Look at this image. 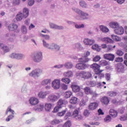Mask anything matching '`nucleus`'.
<instances>
[{
    "instance_id": "nucleus-35",
    "label": "nucleus",
    "mask_w": 127,
    "mask_h": 127,
    "mask_svg": "<svg viewBox=\"0 0 127 127\" xmlns=\"http://www.w3.org/2000/svg\"><path fill=\"white\" fill-rule=\"evenodd\" d=\"M72 96V92L71 91H66L64 93V97L65 99H68Z\"/></svg>"
},
{
    "instance_id": "nucleus-15",
    "label": "nucleus",
    "mask_w": 127,
    "mask_h": 127,
    "mask_svg": "<svg viewBox=\"0 0 127 127\" xmlns=\"http://www.w3.org/2000/svg\"><path fill=\"white\" fill-rule=\"evenodd\" d=\"M73 117L75 118L76 121H81L82 120V116H81V115H79V111L76 110L73 111Z\"/></svg>"
},
{
    "instance_id": "nucleus-58",
    "label": "nucleus",
    "mask_w": 127,
    "mask_h": 127,
    "mask_svg": "<svg viewBox=\"0 0 127 127\" xmlns=\"http://www.w3.org/2000/svg\"><path fill=\"white\" fill-rule=\"evenodd\" d=\"M70 117H71V113L67 112V113H66V114L65 115V117H64V118L65 119V120H66Z\"/></svg>"
},
{
    "instance_id": "nucleus-19",
    "label": "nucleus",
    "mask_w": 127,
    "mask_h": 127,
    "mask_svg": "<svg viewBox=\"0 0 127 127\" xmlns=\"http://www.w3.org/2000/svg\"><path fill=\"white\" fill-rule=\"evenodd\" d=\"M115 33L117 35H121L124 34V28L120 27L118 28H115Z\"/></svg>"
},
{
    "instance_id": "nucleus-13",
    "label": "nucleus",
    "mask_w": 127,
    "mask_h": 127,
    "mask_svg": "<svg viewBox=\"0 0 127 127\" xmlns=\"http://www.w3.org/2000/svg\"><path fill=\"white\" fill-rule=\"evenodd\" d=\"M60 95L57 94V95H50L48 97V101L54 102L55 101H57L58 99H60Z\"/></svg>"
},
{
    "instance_id": "nucleus-23",
    "label": "nucleus",
    "mask_w": 127,
    "mask_h": 127,
    "mask_svg": "<svg viewBox=\"0 0 127 127\" xmlns=\"http://www.w3.org/2000/svg\"><path fill=\"white\" fill-rule=\"evenodd\" d=\"M78 103V98H76L74 96L71 97L70 99V104L72 105H76V103Z\"/></svg>"
},
{
    "instance_id": "nucleus-22",
    "label": "nucleus",
    "mask_w": 127,
    "mask_h": 127,
    "mask_svg": "<svg viewBox=\"0 0 127 127\" xmlns=\"http://www.w3.org/2000/svg\"><path fill=\"white\" fill-rule=\"evenodd\" d=\"M101 102L105 105H108L109 104V98L107 97H102Z\"/></svg>"
},
{
    "instance_id": "nucleus-4",
    "label": "nucleus",
    "mask_w": 127,
    "mask_h": 127,
    "mask_svg": "<svg viewBox=\"0 0 127 127\" xmlns=\"http://www.w3.org/2000/svg\"><path fill=\"white\" fill-rule=\"evenodd\" d=\"M42 42H43V46H45V47L48 48V49H55L57 51L60 50V46L56 44L53 43L51 45H49V44H47L46 41H45L44 40H42Z\"/></svg>"
},
{
    "instance_id": "nucleus-36",
    "label": "nucleus",
    "mask_w": 127,
    "mask_h": 127,
    "mask_svg": "<svg viewBox=\"0 0 127 127\" xmlns=\"http://www.w3.org/2000/svg\"><path fill=\"white\" fill-rule=\"evenodd\" d=\"M45 110H46V111L49 112L50 110H51V104L50 103H46L45 107Z\"/></svg>"
},
{
    "instance_id": "nucleus-46",
    "label": "nucleus",
    "mask_w": 127,
    "mask_h": 127,
    "mask_svg": "<svg viewBox=\"0 0 127 127\" xmlns=\"http://www.w3.org/2000/svg\"><path fill=\"white\" fill-rule=\"evenodd\" d=\"M100 60L101 57H100V56H96L93 58V61H94V62H98V61H100Z\"/></svg>"
},
{
    "instance_id": "nucleus-25",
    "label": "nucleus",
    "mask_w": 127,
    "mask_h": 127,
    "mask_svg": "<svg viewBox=\"0 0 127 127\" xmlns=\"http://www.w3.org/2000/svg\"><path fill=\"white\" fill-rule=\"evenodd\" d=\"M109 113L110 114V116L112 117V118H116L117 115H118V113L117 112L116 110L113 109H110Z\"/></svg>"
},
{
    "instance_id": "nucleus-45",
    "label": "nucleus",
    "mask_w": 127,
    "mask_h": 127,
    "mask_svg": "<svg viewBox=\"0 0 127 127\" xmlns=\"http://www.w3.org/2000/svg\"><path fill=\"white\" fill-rule=\"evenodd\" d=\"M21 33H23L24 34L27 33V29L25 26H21Z\"/></svg>"
},
{
    "instance_id": "nucleus-29",
    "label": "nucleus",
    "mask_w": 127,
    "mask_h": 127,
    "mask_svg": "<svg viewBox=\"0 0 127 127\" xmlns=\"http://www.w3.org/2000/svg\"><path fill=\"white\" fill-rule=\"evenodd\" d=\"M44 108V107L43 106V105L40 104L37 106H35V107H34V110L37 111L39 112H41V111H42V110H43Z\"/></svg>"
},
{
    "instance_id": "nucleus-28",
    "label": "nucleus",
    "mask_w": 127,
    "mask_h": 127,
    "mask_svg": "<svg viewBox=\"0 0 127 127\" xmlns=\"http://www.w3.org/2000/svg\"><path fill=\"white\" fill-rule=\"evenodd\" d=\"M103 71H94V73H95V74L98 75V78L100 79H102L103 78H104L105 76V75H104V73H102V72Z\"/></svg>"
},
{
    "instance_id": "nucleus-61",
    "label": "nucleus",
    "mask_w": 127,
    "mask_h": 127,
    "mask_svg": "<svg viewBox=\"0 0 127 127\" xmlns=\"http://www.w3.org/2000/svg\"><path fill=\"white\" fill-rule=\"evenodd\" d=\"M70 82V80H69V79L67 78H64V83L66 84H68Z\"/></svg>"
},
{
    "instance_id": "nucleus-12",
    "label": "nucleus",
    "mask_w": 127,
    "mask_h": 127,
    "mask_svg": "<svg viewBox=\"0 0 127 127\" xmlns=\"http://www.w3.org/2000/svg\"><path fill=\"white\" fill-rule=\"evenodd\" d=\"M103 58L109 61L113 62V60H115V55L111 54H107L103 56Z\"/></svg>"
},
{
    "instance_id": "nucleus-64",
    "label": "nucleus",
    "mask_w": 127,
    "mask_h": 127,
    "mask_svg": "<svg viewBox=\"0 0 127 127\" xmlns=\"http://www.w3.org/2000/svg\"><path fill=\"white\" fill-rule=\"evenodd\" d=\"M111 103L114 105H118L119 102L116 100L113 99L111 101Z\"/></svg>"
},
{
    "instance_id": "nucleus-18",
    "label": "nucleus",
    "mask_w": 127,
    "mask_h": 127,
    "mask_svg": "<svg viewBox=\"0 0 127 127\" xmlns=\"http://www.w3.org/2000/svg\"><path fill=\"white\" fill-rule=\"evenodd\" d=\"M95 43V41L93 40H90L89 39H85V40H83V44H85V45L87 46H91V45H93Z\"/></svg>"
},
{
    "instance_id": "nucleus-34",
    "label": "nucleus",
    "mask_w": 127,
    "mask_h": 127,
    "mask_svg": "<svg viewBox=\"0 0 127 127\" xmlns=\"http://www.w3.org/2000/svg\"><path fill=\"white\" fill-rule=\"evenodd\" d=\"M111 38H112V40L116 42H120V41H122V39H121L120 37L115 35H112Z\"/></svg>"
},
{
    "instance_id": "nucleus-42",
    "label": "nucleus",
    "mask_w": 127,
    "mask_h": 127,
    "mask_svg": "<svg viewBox=\"0 0 127 127\" xmlns=\"http://www.w3.org/2000/svg\"><path fill=\"white\" fill-rule=\"evenodd\" d=\"M64 75L66 77H71L73 75V73H72V71H68L66 72H65Z\"/></svg>"
},
{
    "instance_id": "nucleus-26",
    "label": "nucleus",
    "mask_w": 127,
    "mask_h": 127,
    "mask_svg": "<svg viewBox=\"0 0 127 127\" xmlns=\"http://www.w3.org/2000/svg\"><path fill=\"white\" fill-rule=\"evenodd\" d=\"M46 96H47L46 92L41 91L38 94V97H39L40 99H44V98H46Z\"/></svg>"
},
{
    "instance_id": "nucleus-9",
    "label": "nucleus",
    "mask_w": 127,
    "mask_h": 127,
    "mask_svg": "<svg viewBox=\"0 0 127 127\" xmlns=\"http://www.w3.org/2000/svg\"><path fill=\"white\" fill-rule=\"evenodd\" d=\"M60 86L61 81L60 80V79H55L52 82V87H53V88H54V89L57 90L58 89H60Z\"/></svg>"
},
{
    "instance_id": "nucleus-1",
    "label": "nucleus",
    "mask_w": 127,
    "mask_h": 127,
    "mask_svg": "<svg viewBox=\"0 0 127 127\" xmlns=\"http://www.w3.org/2000/svg\"><path fill=\"white\" fill-rule=\"evenodd\" d=\"M28 16V9L27 8L23 9V13L19 12L16 16V20L17 21H21L23 18H26Z\"/></svg>"
},
{
    "instance_id": "nucleus-54",
    "label": "nucleus",
    "mask_w": 127,
    "mask_h": 127,
    "mask_svg": "<svg viewBox=\"0 0 127 127\" xmlns=\"http://www.w3.org/2000/svg\"><path fill=\"white\" fill-rule=\"evenodd\" d=\"M64 127H71V122L68 121L65 123L64 124Z\"/></svg>"
},
{
    "instance_id": "nucleus-32",
    "label": "nucleus",
    "mask_w": 127,
    "mask_h": 127,
    "mask_svg": "<svg viewBox=\"0 0 127 127\" xmlns=\"http://www.w3.org/2000/svg\"><path fill=\"white\" fill-rule=\"evenodd\" d=\"M50 28H53V29H58V30L62 29V27L61 26H57V25H56L55 24L52 23L50 24Z\"/></svg>"
},
{
    "instance_id": "nucleus-31",
    "label": "nucleus",
    "mask_w": 127,
    "mask_h": 127,
    "mask_svg": "<svg viewBox=\"0 0 127 127\" xmlns=\"http://www.w3.org/2000/svg\"><path fill=\"white\" fill-rule=\"evenodd\" d=\"M0 48L3 50L4 53L9 52V48L3 45V44L0 43Z\"/></svg>"
},
{
    "instance_id": "nucleus-63",
    "label": "nucleus",
    "mask_w": 127,
    "mask_h": 127,
    "mask_svg": "<svg viewBox=\"0 0 127 127\" xmlns=\"http://www.w3.org/2000/svg\"><path fill=\"white\" fill-rule=\"evenodd\" d=\"M57 116H58V117H62L64 116V112L62 111L61 112H58V113H57Z\"/></svg>"
},
{
    "instance_id": "nucleus-3",
    "label": "nucleus",
    "mask_w": 127,
    "mask_h": 127,
    "mask_svg": "<svg viewBox=\"0 0 127 127\" xmlns=\"http://www.w3.org/2000/svg\"><path fill=\"white\" fill-rule=\"evenodd\" d=\"M72 10H73V11L75 12L76 14L80 15L81 20L88 19V15H89L87 13L83 12L78 8H73Z\"/></svg>"
},
{
    "instance_id": "nucleus-5",
    "label": "nucleus",
    "mask_w": 127,
    "mask_h": 127,
    "mask_svg": "<svg viewBox=\"0 0 127 127\" xmlns=\"http://www.w3.org/2000/svg\"><path fill=\"white\" fill-rule=\"evenodd\" d=\"M76 76H79L80 78L83 79H88L91 77V74L89 72L82 71L76 73Z\"/></svg>"
},
{
    "instance_id": "nucleus-8",
    "label": "nucleus",
    "mask_w": 127,
    "mask_h": 127,
    "mask_svg": "<svg viewBox=\"0 0 127 127\" xmlns=\"http://www.w3.org/2000/svg\"><path fill=\"white\" fill-rule=\"evenodd\" d=\"M90 53L89 52H86V53L83 54V57L79 59V62L81 63H86L89 62V59L87 58L88 56H89Z\"/></svg>"
},
{
    "instance_id": "nucleus-51",
    "label": "nucleus",
    "mask_w": 127,
    "mask_h": 127,
    "mask_svg": "<svg viewBox=\"0 0 127 127\" xmlns=\"http://www.w3.org/2000/svg\"><path fill=\"white\" fill-rule=\"evenodd\" d=\"M79 4H80V6H81L83 8H86V7L87 6V4L85 2V1L83 0L80 1L79 2Z\"/></svg>"
},
{
    "instance_id": "nucleus-11",
    "label": "nucleus",
    "mask_w": 127,
    "mask_h": 127,
    "mask_svg": "<svg viewBox=\"0 0 127 127\" xmlns=\"http://www.w3.org/2000/svg\"><path fill=\"white\" fill-rule=\"evenodd\" d=\"M100 65H99L96 63H94L90 65V68H91V69H93V70H94V71H103V70L100 69V68L101 67V66Z\"/></svg>"
},
{
    "instance_id": "nucleus-50",
    "label": "nucleus",
    "mask_w": 127,
    "mask_h": 127,
    "mask_svg": "<svg viewBox=\"0 0 127 127\" xmlns=\"http://www.w3.org/2000/svg\"><path fill=\"white\" fill-rule=\"evenodd\" d=\"M79 105H80V107L85 106L86 105V101L83 99L81 100V101H80Z\"/></svg>"
},
{
    "instance_id": "nucleus-47",
    "label": "nucleus",
    "mask_w": 127,
    "mask_h": 127,
    "mask_svg": "<svg viewBox=\"0 0 127 127\" xmlns=\"http://www.w3.org/2000/svg\"><path fill=\"white\" fill-rule=\"evenodd\" d=\"M60 120H58L57 119H55L53 120V121H52V123H51V124H52V125H58V124H60Z\"/></svg>"
},
{
    "instance_id": "nucleus-49",
    "label": "nucleus",
    "mask_w": 127,
    "mask_h": 127,
    "mask_svg": "<svg viewBox=\"0 0 127 127\" xmlns=\"http://www.w3.org/2000/svg\"><path fill=\"white\" fill-rule=\"evenodd\" d=\"M11 113V114H12V115H13L14 114V111L12 110L11 109L10 106H9V107H8V109H6V111H5V114H7V113Z\"/></svg>"
},
{
    "instance_id": "nucleus-56",
    "label": "nucleus",
    "mask_w": 127,
    "mask_h": 127,
    "mask_svg": "<svg viewBox=\"0 0 127 127\" xmlns=\"http://www.w3.org/2000/svg\"><path fill=\"white\" fill-rule=\"evenodd\" d=\"M83 116H85V117H88V116H89V111L87 110H85V111H83Z\"/></svg>"
},
{
    "instance_id": "nucleus-52",
    "label": "nucleus",
    "mask_w": 127,
    "mask_h": 127,
    "mask_svg": "<svg viewBox=\"0 0 127 127\" xmlns=\"http://www.w3.org/2000/svg\"><path fill=\"white\" fill-rule=\"evenodd\" d=\"M40 36L43 37V38H45L46 40H49V39H50V37L49 36V35H44L41 34H40Z\"/></svg>"
},
{
    "instance_id": "nucleus-17",
    "label": "nucleus",
    "mask_w": 127,
    "mask_h": 127,
    "mask_svg": "<svg viewBox=\"0 0 127 127\" xmlns=\"http://www.w3.org/2000/svg\"><path fill=\"white\" fill-rule=\"evenodd\" d=\"M42 73V70L38 68L37 69L32 71V72L30 73V76L33 77L35 75H38V74H41Z\"/></svg>"
},
{
    "instance_id": "nucleus-16",
    "label": "nucleus",
    "mask_w": 127,
    "mask_h": 127,
    "mask_svg": "<svg viewBox=\"0 0 127 127\" xmlns=\"http://www.w3.org/2000/svg\"><path fill=\"white\" fill-rule=\"evenodd\" d=\"M98 107V103L97 102L90 103L88 106V109L89 110L94 111Z\"/></svg>"
},
{
    "instance_id": "nucleus-30",
    "label": "nucleus",
    "mask_w": 127,
    "mask_h": 127,
    "mask_svg": "<svg viewBox=\"0 0 127 127\" xmlns=\"http://www.w3.org/2000/svg\"><path fill=\"white\" fill-rule=\"evenodd\" d=\"M109 25H110V27L112 28H119V27H119V24L117 22H111L110 24H109Z\"/></svg>"
},
{
    "instance_id": "nucleus-62",
    "label": "nucleus",
    "mask_w": 127,
    "mask_h": 127,
    "mask_svg": "<svg viewBox=\"0 0 127 127\" xmlns=\"http://www.w3.org/2000/svg\"><path fill=\"white\" fill-rule=\"evenodd\" d=\"M109 47V45H107L106 44H102L101 45V47L102 48V49H106V48H108Z\"/></svg>"
},
{
    "instance_id": "nucleus-27",
    "label": "nucleus",
    "mask_w": 127,
    "mask_h": 127,
    "mask_svg": "<svg viewBox=\"0 0 127 127\" xmlns=\"http://www.w3.org/2000/svg\"><path fill=\"white\" fill-rule=\"evenodd\" d=\"M51 83H52L51 82V80L49 79H47L43 80L41 82V85L43 86L48 85H50Z\"/></svg>"
},
{
    "instance_id": "nucleus-60",
    "label": "nucleus",
    "mask_w": 127,
    "mask_h": 127,
    "mask_svg": "<svg viewBox=\"0 0 127 127\" xmlns=\"http://www.w3.org/2000/svg\"><path fill=\"white\" fill-rule=\"evenodd\" d=\"M97 113H98V115H104V113L103 112L102 109H99L97 110Z\"/></svg>"
},
{
    "instance_id": "nucleus-14",
    "label": "nucleus",
    "mask_w": 127,
    "mask_h": 127,
    "mask_svg": "<svg viewBox=\"0 0 127 127\" xmlns=\"http://www.w3.org/2000/svg\"><path fill=\"white\" fill-rule=\"evenodd\" d=\"M28 102H30V104H31L32 106H35L38 105L39 103V99L35 97H31Z\"/></svg>"
},
{
    "instance_id": "nucleus-39",
    "label": "nucleus",
    "mask_w": 127,
    "mask_h": 127,
    "mask_svg": "<svg viewBox=\"0 0 127 127\" xmlns=\"http://www.w3.org/2000/svg\"><path fill=\"white\" fill-rule=\"evenodd\" d=\"M108 62L105 60H102L100 61L99 65H101V66H105L106 65H108Z\"/></svg>"
},
{
    "instance_id": "nucleus-44",
    "label": "nucleus",
    "mask_w": 127,
    "mask_h": 127,
    "mask_svg": "<svg viewBox=\"0 0 127 127\" xmlns=\"http://www.w3.org/2000/svg\"><path fill=\"white\" fill-rule=\"evenodd\" d=\"M124 59H123V58H116V59L113 60V61L115 60V62H117V63H122L123 62H124L125 61H124Z\"/></svg>"
},
{
    "instance_id": "nucleus-6",
    "label": "nucleus",
    "mask_w": 127,
    "mask_h": 127,
    "mask_svg": "<svg viewBox=\"0 0 127 127\" xmlns=\"http://www.w3.org/2000/svg\"><path fill=\"white\" fill-rule=\"evenodd\" d=\"M80 62V63H78L75 65V68H76V69L79 70H85L88 67V64H86L88 63V62L86 63L80 62Z\"/></svg>"
},
{
    "instance_id": "nucleus-24",
    "label": "nucleus",
    "mask_w": 127,
    "mask_h": 127,
    "mask_svg": "<svg viewBox=\"0 0 127 127\" xmlns=\"http://www.w3.org/2000/svg\"><path fill=\"white\" fill-rule=\"evenodd\" d=\"M17 28L18 26L14 24H10L9 25V26H8V29H9V31H10L15 30Z\"/></svg>"
},
{
    "instance_id": "nucleus-2",
    "label": "nucleus",
    "mask_w": 127,
    "mask_h": 127,
    "mask_svg": "<svg viewBox=\"0 0 127 127\" xmlns=\"http://www.w3.org/2000/svg\"><path fill=\"white\" fill-rule=\"evenodd\" d=\"M32 59L35 63H40L42 60V53L38 52L34 53L32 56Z\"/></svg>"
},
{
    "instance_id": "nucleus-21",
    "label": "nucleus",
    "mask_w": 127,
    "mask_h": 127,
    "mask_svg": "<svg viewBox=\"0 0 127 127\" xmlns=\"http://www.w3.org/2000/svg\"><path fill=\"white\" fill-rule=\"evenodd\" d=\"M101 40L102 42H103L105 43H108V44H111L113 43V40L108 37H105L101 39Z\"/></svg>"
},
{
    "instance_id": "nucleus-20",
    "label": "nucleus",
    "mask_w": 127,
    "mask_h": 127,
    "mask_svg": "<svg viewBox=\"0 0 127 127\" xmlns=\"http://www.w3.org/2000/svg\"><path fill=\"white\" fill-rule=\"evenodd\" d=\"M71 88H72V91H73L74 93H78L80 92V86L73 84L71 85Z\"/></svg>"
},
{
    "instance_id": "nucleus-41",
    "label": "nucleus",
    "mask_w": 127,
    "mask_h": 127,
    "mask_svg": "<svg viewBox=\"0 0 127 127\" xmlns=\"http://www.w3.org/2000/svg\"><path fill=\"white\" fill-rule=\"evenodd\" d=\"M109 96L111 97H115L117 96V92L113 91H110L108 92Z\"/></svg>"
},
{
    "instance_id": "nucleus-57",
    "label": "nucleus",
    "mask_w": 127,
    "mask_h": 127,
    "mask_svg": "<svg viewBox=\"0 0 127 127\" xmlns=\"http://www.w3.org/2000/svg\"><path fill=\"white\" fill-rule=\"evenodd\" d=\"M105 79H107V81L110 80L111 79V75L109 73L105 74Z\"/></svg>"
},
{
    "instance_id": "nucleus-37",
    "label": "nucleus",
    "mask_w": 127,
    "mask_h": 127,
    "mask_svg": "<svg viewBox=\"0 0 127 127\" xmlns=\"http://www.w3.org/2000/svg\"><path fill=\"white\" fill-rule=\"evenodd\" d=\"M91 49L94 50H96L97 52H100L101 51V48H100V46L97 44H95L91 46Z\"/></svg>"
},
{
    "instance_id": "nucleus-38",
    "label": "nucleus",
    "mask_w": 127,
    "mask_h": 127,
    "mask_svg": "<svg viewBox=\"0 0 127 127\" xmlns=\"http://www.w3.org/2000/svg\"><path fill=\"white\" fill-rule=\"evenodd\" d=\"M116 55L118 57H122L124 56V52L122 50H117L116 51Z\"/></svg>"
},
{
    "instance_id": "nucleus-53",
    "label": "nucleus",
    "mask_w": 127,
    "mask_h": 127,
    "mask_svg": "<svg viewBox=\"0 0 127 127\" xmlns=\"http://www.w3.org/2000/svg\"><path fill=\"white\" fill-rule=\"evenodd\" d=\"M19 56H23V55L21 54L13 53L12 54H11V55H10V57L11 58V59H13L14 58H16L17 57H18Z\"/></svg>"
},
{
    "instance_id": "nucleus-59",
    "label": "nucleus",
    "mask_w": 127,
    "mask_h": 127,
    "mask_svg": "<svg viewBox=\"0 0 127 127\" xmlns=\"http://www.w3.org/2000/svg\"><path fill=\"white\" fill-rule=\"evenodd\" d=\"M75 28H83L85 27V25H83V24H81V25H77V24H75Z\"/></svg>"
},
{
    "instance_id": "nucleus-48",
    "label": "nucleus",
    "mask_w": 127,
    "mask_h": 127,
    "mask_svg": "<svg viewBox=\"0 0 127 127\" xmlns=\"http://www.w3.org/2000/svg\"><path fill=\"white\" fill-rule=\"evenodd\" d=\"M73 66V65H72V64L71 63H67L66 64H65L64 67L66 68H71Z\"/></svg>"
},
{
    "instance_id": "nucleus-55",
    "label": "nucleus",
    "mask_w": 127,
    "mask_h": 127,
    "mask_svg": "<svg viewBox=\"0 0 127 127\" xmlns=\"http://www.w3.org/2000/svg\"><path fill=\"white\" fill-rule=\"evenodd\" d=\"M13 118V115H9V116H8V117H7L6 119H5V121L6 122H8L10 121V120H12Z\"/></svg>"
},
{
    "instance_id": "nucleus-33",
    "label": "nucleus",
    "mask_w": 127,
    "mask_h": 127,
    "mask_svg": "<svg viewBox=\"0 0 127 127\" xmlns=\"http://www.w3.org/2000/svg\"><path fill=\"white\" fill-rule=\"evenodd\" d=\"M100 29H101L102 32L104 33H106L109 32V29L104 26H100Z\"/></svg>"
},
{
    "instance_id": "nucleus-7",
    "label": "nucleus",
    "mask_w": 127,
    "mask_h": 127,
    "mask_svg": "<svg viewBox=\"0 0 127 127\" xmlns=\"http://www.w3.org/2000/svg\"><path fill=\"white\" fill-rule=\"evenodd\" d=\"M63 105H64V100L62 99L58 100V102H57V106L54 108V113H57L58 110L63 107Z\"/></svg>"
},
{
    "instance_id": "nucleus-10",
    "label": "nucleus",
    "mask_w": 127,
    "mask_h": 127,
    "mask_svg": "<svg viewBox=\"0 0 127 127\" xmlns=\"http://www.w3.org/2000/svg\"><path fill=\"white\" fill-rule=\"evenodd\" d=\"M83 92H85V94H86V95H93L94 97H96L97 96V94L94 93L93 91L90 89V88L89 87H86L85 88H83Z\"/></svg>"
},
{
    "instance_id": "nucleus-43",
    "label": "nucleus",
    "mask_w": 127,
    "mask_h": 127,
    "mask_svg": "<svg viewBox=\"0 0 127 127\" xmlns=\"http://www.w3.org/2000/svg\"><path fill=\"white\" fill-rule=\"evenodd\" d=\"M111 116H110V115H108L104 118V122L105 123H109L110 122H111Z\"/></svg>"
},
{
    "instance_id": "nucleus-40",
    "label": "nucleus",
    "mask_w": 127,
    "mask_h": 127,
    "mask_svg": "<svg viewBox=\"0 0 127 127\" xmlns=\"http://www.w3.org/2000/svg\"><path fill=\"white\" fill-rule=\"evenodd\" d=\"M115 48H116V45H109L108 47L106 49H107L108 52H110L113 51Z\"/></svg>"
}]
</instances>
